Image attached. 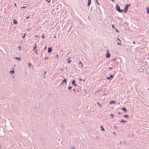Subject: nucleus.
I'll use <instances>...</instances> for the list:
<instances>
[{
  "instance_id": "obj_1",
  "label": "nucleus",
  "mask_w": 149,
  "mask_h": 149,
  "mask_svg": "<svg viewBox=\"0 0 149 149\" xmlns=\"http://www.w3.org/2000/svg\"><path fill=\"white\" fill-rule=\"evenodd\" d=\"M116 9L117 11L120 13H122L123 11V10L120 9L119 6L118 4L116 5Z\"/></svg>"
},
{
  "instance_id": "obj_2",
  "label": "nucleus",
  "mask_w": 149,
  "mask_h": 149,
  "mask_svg": "<svg viewBox=\"0 0 149 149\" xmlns=\"http://www.w3.org/2000/svg\"><path fill=\"white\" fill-rule=\"evenodd\" d=\"M130 5L129 4L126 5L125 6L124 8V10L123 11L125 13H126L128 9V7L130 6Z\"/></svg>"
},
{
  "instance_id": "obj_3",
  "label": "nucleus",
  "mask_w": 149,
  "mask_h": 149,
  "mask_svg": "<svg viewBox=\"0 0 149 149\" xmlns=\"http://www.w3.org/2000/svg\"><path fill=\"white\" fill-rule=\"evenodd\" d=\"M110 57V54L109 53V52L108 51H107V54L106 56V58H109Z\"/></svg>"
},
{
  "instance_id": "obj_4",
  "label": "nucleus",
  "mask_w": 149,
  "mask_h": 149,
  "mask_svg": "<svg viewBox=\"0 0 149 149\" xmlns=\"http://www.w3.org/2000/svg\"><path fill=\"white\" fill-rule=\"evenodd\" d=\"M66 80L65 79H64L61 82L60 84V85H61L63 84V83H66Z\"/></svg>"
},
{
  "instance_id": "obj_5",
  "label": "nucleus",
  "mask_w": 149,
  "mask_h": 149,
  "mask_svg": "<svg viewBox=\"0 0 149 149\" xmlns=\"http://www.w3.org/2000/svg\"><path fill=\"white\" fill-rule=\"evenodd\" d=\"M113 76L112 74H111L110 76V77H107V79L108 80L110 79V78H113Z\"/></svg>"
},
{
  "instance_id": "obj_6",
  "label": "nucleus",
  "mask_w": 149,
  "mask_h": 149,
  "mask_svg": "<svg viewBox=\"0 0 149 149\" xmlns=\"http://www.w3.org/2000/svg\"><path fill=\"white\" fill-rule=\"evenodd\" d=\"M91 0H88V4L87 6L88 7H89L91 5Z\"/></svg>"
},
{
  "instance_id": "obj_7",
  "label": "nucleus",
  "mask_w": 149,
  "mask_h": 149,
  "mask_svg": "<svg viewBox=\"0 0 149 149\" xmlns=\"http://www.w3.org/2000/svg\"><path fill=\"white\" fill-rule=\"evenodd\" d=\"M52 49L51 47H49L48 49V52L49 53H50L52 51Z\"/></svg>"
},
{
  "instance_id": "obj_8",
  "label": "nucleus",
  "mask_w": 149,
  "mask_h": 149,
  "mask_svg": "<svg viewBox=\"0 0 149 149\" xmlns=\"http://www.w3.org/2000/svg\"><path fill=\"white\" fill-rule=\"evenodd\" d=\"M75 81L74 80H73L72 81V84H73L74 85V86H77V85L76 84H75Z\"/></svg>"
},
{
  "instance_id": "obj_9",
  "label": "nucleus",
  "mask_w": 149,
  "mask_h": 149,
  "mask_svg": "<svg viewBox=\"0 0 149 149\" xmlns=\"http://www.w3.org/2000/svg\"><path fill=\"white\" fill-rule=\"evenodd\" d=\"M121 109H122V110L123 111H124L125 112H127V110L125 107H122L121 108Z\"/></svg>"
},
{
  "instance_id": "obj_10",
  "label": "nucleus",
  "mask_w": 149,
  "mask_h": 149,
  "mask_svg": "<svg viewBox=\"0 0 149 149\" xmlns=\"http://www.w3.org/2000/svg\"><path fill=\"white\" fill-rule=\"evenodd\" d=\"M116 103V101H111L110 102L109 104H112L115 103Z\"/></svg>"
},
{
  "instance_id": "obj_11",
  "label": "nucleus",
  "mask_w": 149,
  "mask_h": 149,
  "mask_svg": "<svg viewBox=\"0 0 149 149\" xmlns=\"http://www.w3.org/2000/svg\"><path fill=\"white\" fill-rule=\"evenodd\" d=\"M13 23L15 24H17V21L15 19H13Z\"/></svg>"
},
{
  "instance_id": "obj_12",
  "label": "nucleus",
  "mask_w": 149,
  "mask_h": 149,
  "mask_svg": "<svg viewBox=\"0 0 149 149\" xmlns=\"http://www.w3.org/2000/svg\"><path fill=\"white\" fill-rule=\"evenodd\" d=\"M146 11H147V13L148 14H149V7L146 8Z\"/></svg>"
},
{
  "instance_id": "obj_13",
  "label": "nucleus",
  "mask_w": 149,
  "mask_h": 149,
  "mask_svg": "<svg viewBox=\"0 0 149 149\" xmlns=\"http://www.w3.org/2000/svg\"><path fill=\"white\" fill-rule=\"evenodd\" d=\"M14 58L15 59H17L18 61H20L21 60V58H19L18 57H15Z\"/></svg>"
},
{
  "instance_id": "obj_14",
  "label": "nucleus",
  "mask_w": 149,
  "mask_h": 149,
  "mask_svg": "<svg viewBox=\"0 0 149 149\" xmlns=\"http://www.w3.org/2000/svg\"><path fill=\"white\" fill-rule=\"evenodd\" d=\"M120 123H125L126 122V121L124 120H123L122 119V120H120Z\"/></svg>"
},
{
  "instance_id": "obj_15",
  "label": "nucleus",
  "mask_w": 149,
  "mask_h": 149,
  "mask_svg": "<svg viewBox=\"0 0 149 149\" xmlns=\"http://www.w3.org/2000/svg\"><path fill=\"white\" fill-rule=\"evenodd\" d=\"M79 65H81V67H83V64H82V62L81 61H79Z\"/></svg>"
},
{
  "instance_id": "obj_16",
  "label": "nucleus",
  "mask_w": 149,
  "mask_h": 149,
  "mask_svg": "<svg viewBox=\"0 0 149 149\" xmlns=\"http://www.w3.org/2000/svg\"><path fill=\"white\" fill-rule=\"evenodd\" d=\"M100 128H101V130L102 131H104L105 130L103 128L102 126V125L100 126Z\"/></svg>"
},
{
  "instance_id": "obj_17",
  "label": "nucleus",
  "mask_w": 149,
  "mask_h": 149,
  "mask_svg": "<svg viewBox=\"0 0 149 149\" xmlns=\"http://www.w3.org/2000/svg\"><path fill=\"white\" fill-rule=\"evenodd\" d=\"M124 118H128V116L127 115H125L123 116Z\"/></svg>"
},
{
  "instance_id": "obj_18",
  "label": "nucleus",
  "mask_w": 149,
  "mask_h": 149,
  "mask_svg": "<svg viewBox=\"0 0 149 149\" xmlns=\"http://www.w3.org/2000/svg\"><path fill=\"white\" fill-rule=\"evenodd\" d=\"M10 73H12L13 74L14 73V71L13 70L12 71H11L10 72Z\"/></svg>"
},
{
  "instance_id": "obj_19",
  "label": "nucleus",
  "mask_w": 149,
  "mask_h": 149,
  "mask_svg": "<svg viewBox=\"0 0 149 149\" xmlns=\"http://www.w3.org/2000/svg\"><path fill=\"white\" fill-rule=\"evenodd\" d=\"M18 47L19 50H20L21 49V46H19Z\"/></svg>"
},
{
  "instance_id": "obj_20",
  "label": "nucleus",
  "mask_w": 149,
  "mask_h": 149,
  "mask_svg": "<svg viewBox=\"0 0 149 149\" xmlns=\"http://www.w3.org/2000/svg\"><path fill=\"white\" fill-rule=\"evenodd\" d=\"M96 3H97V5H98V6H99V5H100V4H99V3H98V1H97V0H96Z\"/></svg>"
},
{
  "instance_id": "obj_21",
  "label": "nucleus",
  "mask_w": 149,
  "mask_h": 149,
  "mask_svg": "<svg viewBox=\"0 0 149 149\" xmlns=\"http://www.w3.org/2000/svg\"><path fill=\"white\" fill-rule=\"evenodd\" d=\"M71 88H72V87L70 86L68 87V89H70L71 91Z\"/></svg>"
},
{
  "instance_id": "obj_22",
  "label": "nucleus",
  "mask_w": 149,
  "mask_h": 149,
  "mask_svg": "<svg viewBox=\"0 0 149 149\" xmlns=\"http://www.w3.org/2000/svg\"><path fill=\"white\" fill-rule=\"evenodd\" d=\"M28 65H29V67H30L31 65V64L30 63H28Z\"/></svg>"
},
{
  "instance_id": "obj_23",
  "label": "nucleus",
  "mask_w": 149,
  "mask_h": 149,
  "mask_svg": "<svg viewBox=\"0 0 149 149\" xmlns=\"http://www.w3.org/2000/svg\"><path fill=\"white\" fill-rule=\"evenodd\" d=\"M26 8V6H23V7H21V8H22V9H24V8Z\"/></svg>"
},
{
  "instance_id": "obj_24",
  "label": "nucleus",
  "mask_w": 149,
  "mask_h": 149,
  "mask_svg": "<svg viewBox=\"0 0 149 149\" xmlns=\"http://www.w3.org/2000/svg\"><path fill=\"white\" fill-rule=\"evenodd\" d=\"M117 39L119 41H120V42H121V40L118 38H117Z\"/></svg>"
},
{
  "instance_id": "obj_25",
  "label": "nucleus",
  "mask_w": 149,
  "mask_h": 149,
  "mask_svg": "<svg viewBox=\"0 0 149 149\" xmlns=\"http://www.w3.org/2000/svg\"><path fill=\"white\" fill-rule=\"evenodd\" d=\"M25 35H26V33H24V35L22 37V38H24L25 37Z\"/></svg>"
},
{
  "instance_id": "obj_26",
  "label": "nucleus",
  "mask_w": 149,
  "mask_h": 149,
  "mask_svg": "<svg viewBox=\"0 0 149 149\" xmlns=\"http://www.w3.org/2000/svg\"><path fill=\"white\" fill-rule=\"evenodd\" d=\"M36 48V45H35L33 47V50H34Z\"/></svg>"
},
{
  "instance_id": "obj_27",
  "label": "nucleus",
  "mask_w": 149,
  "mask_h": 149,
  "mask_svg": "<svg viewBox=\"0 0 149 149\" xmlns=\"http://www.w3.org/2000/svg\"><path fill=\"white\" fill-rule=\"evenodd\" d=\"M37 49H36V50H35V53H36L37 55H38V53H37Z\"/></svg>"
},
{
  "instance_id": "obj_28",
  "label": "nucleus",
  "mask_w": 149,
  "mask_h": 149,
  "mask_svg": "<svg viewBox=\"0 0 149 149\" xmlns=\"http://www.w3.org/2000/svg\"><path fill=\"white\" fill-rule=\"evenodd\" d=\"M117 44L118 45H119L120 46L121 45V44L120 43H119V42H118L117 43Z\"/></svg>"
},
{
  "instance_id": "obj_29",
  "label": "nucleus",
  "mask_w": 149,
  "mask_h": 149,
  "mask_svg": "<svg viewBox=\"0 0 149 149\" xmlns=\"http://www.w3.org/2000/svg\"><path fill=\"white\" fill-rule=\"evenodd\" d=\"M116 58H113L112 59V61H116Z\"/></svg>"
},
{
  "instance_id": "obj_30",
  "label": "nucleus",
  "mask_w": 149,
  "mask_h": 149,
  "mask_svg": "<svg viewBox=\"0 0 149 149\" xmlns=\"http://www.w3.org/2000/svg\"><path fill=\"white\" fill-rule=\"evenodd\" d=\"M115 31L117 32H118V33H119V31L117 29H116Z\"/></svg>"
},
{
  "instance_id": "obj_31",
  "label": "nucleus",
  "mask_w": 149,
  "mask_h": 149,
  "mask_svg": "<svg viewBox=\"0 0 149 149\" xmlns=\"http://www.w3.org/2000/svg\"><path fill=\"white\" fill-rule=\"evenodd\" d=\"M48 58V57H46L44 59L45 60L47 59Z\"/></svg>"
},
{
  "instance_id": "obj_32",
  "label": "nucleus",
  "mask_w": 149,
  "mask_h": 149,
  "mask_svg": "<svg viewBox=\"0 0 149 149\" xmlns=\"http://www.w3.org/2000/svg\"><path fill=\"white\" fill-rule=\"evenodd\" d=\"M42 39H44V35H43L42 36Z\"/></svg>"
},
{
  "instance_id": "obj_33",
  "label": "nucleus",
  "mask_w": 149,
  "mask_h": 149,
  "mask_svg": "<svg viewBox=\"0 0 149 149\" xmlns=\"http://www.w3.org/2000/svg\"><path fill=\"white\" fill-rule=\"evenodd\" d=\"M112 27L113 29H114V26L113 24L112 25Z\"/></svg>"
},
{
  "instance_id": "obj_34",
  "label": "nucleus",
  "mask_w": 149,
  "mask_h": 149,
  "mask_svg": "<svg viewBox=\"0 0 149 149\" xmlns=\"http://www.w3.org/2000/svg\"><path fill=\"white\" fill-rule=\"evenodd\" d=\"M102 90V89H100V90H98V91H97V93H99V92L100 91H101Z\"/></svg>"
},
{
  "instance_id": "obj_35",
  "label": "nucleus",
  "mask_w": 149,
  "mask_h": 149,
  "mask_svg": "<svg viewBox=\"0 0 149 149\" xmlns=\"http://www.w3.org/2000/svg\"><path fill=\"white\" fill-rule=\"evenodd\" d=\"M71 148L72 149H75L74 147L72 146L71 147Z\"/></svg>"
},
{
  "instance_id": "obj_36",
  "label": "nucleus",
  "mask_w": 149,
  "mask_h": 149,
  "mask_svg": "<svg viewBox=\"0 0 149 149\" xmlns=\"http://www.w3.org/2000/svg\"><path fill=\"white\" fill-rule=\"evenodd\" d=\"M97 104L99 105V106H101V105L98 102H97Z\"/></svg>"
},
{
  "instance_id": "obj_37",
  "label": "nucleus",
  "mask_w": 149,
  "mask_h": 149,
  "mask_svg": "<svg viewBox=\"0 0 149 149\" xmlns=\"http://www.w3.org/2000/svg\"><path fill=\"white\" fill-rule=\"evenodd\" d=\"M47 1L49 3L50 2V0H47Z\"/></svg>"
},
{
  "instance_id": "obj_38",
  "label": "nucleus",
  "mask_w": 149,
  "mask_h": 149,
  "mask_svg": "<svg viewBox=\"0 0 149 149\" xmlns=\"http://www.w3.org/2000/svg\"><path fill=\"white\" fill-rule=\"evenodd\" d=\"M78 79H79V80L80 81H82V79L81 78H79Z\"/></svg>"
},
{
  "instance_id": "obj_39",
  "label": "nucleus",
  "mask_w": 149,
  "mask_h": 149,
  "mask_svg": "<svg viewBox=\"0 0 149 149\" xmlns=\"http://www.w3.org/2000/svg\"><path fill=\"white\" fill-rule=\"evenodd\" d=\"M107 95V94H106V93H104L103 94V95Z\"/></svg>"
},
{
  "instance_id": "obj_40",
  "label": "nucleus",
  "mask_w": 149,
  "mask_h": 149,
  "mask_svg": "<svg viewBox=\"0 0 149 149\" xmlns=\"http://www.w3.org/2000/svg\"><path fill=\"white\" fill-rule=\"evenodd\" d=\"M111 116L112 117H113L114 116L113 114H111Z\"/></svg>"
},
{
  "instance_id": "obj_41",
  "label": "nucleus",
  "mask_w": 149,
  "mask_h": 149,
  "mask_svg": "<svg viewBox=\"0 0 149 149\" xmlns=\"http://www.w3.org/2000/svg\"><path fill=\"white\" fill-rule=\"evenodd\" d=\"M71 61V60L68 61V63H70V62Z\"/></svg>"
},
{
  "instance_id": "obj_42",
  "label": "nucleus",
  "mask_w": 149,
  "mask_h": 149,
  "mask_svg": "<svg viewBox=\"0 0 149 149\" xmlns=\"http://www.w3.org/2000/svg\"><path fill=\"white\" fill-rule=\"evenodd\" d=\"M14 6H15V7H17V5H16V4L15 3L14 4Z\"/></svg>"
},
{
  "instance_id": "obj_43",
  "label": "nucleus",
  "mask_w": 149,
  "mask_h": 149,
  "mask_svg": "<svg viewBox=\"0 0 149 149\" xmlns=\"http://www.w3.org/2000/svg\"><path fill=\"white\" fill-rule=\"evenodd\" d=\"M109 69L110 70H112V68L111 67H109Z\"/></svg>"
},
{
  "instance_id": "obj_44",
  "label": "nucleus",
  "mask_w": 149,
  "mask_h": 149,
  "mask_svg": "<svg viewBox=\"0 0 149 149\" xmlns=\"http://www.w3.org/2000/svg\"><path fill=\"white\" fill-rule=\"evenodd\" d=\"M29 16H28V17H26V19H29Z\"/></svg>"
},
{
  "instance_id": "obj_45",
  "label": "nucleus",
  "mask_w": 149,
  "mask_h": 149,
  "mask_svg": "<svg viewBox=\"0 0 149 149\" xmlns=\"http://www.w3.org/2000/svg\"><path fill=\"white\" fill-rule=\"evenodd\" d=\"M37 37H38V35H36L35 37V38H37Z\"/></svg>"
},
{
  "instance_id": "obj_46",
  "label": "nucleus",
  "mask_w": 149,
  "mask_h": 149,
  "mask_svg": "<svg viewBox=\"0 0 149 149\" xmlns=\"http://www.w3.org/2000/svg\"><path fill=\"white\" fill-rule=\"evenodd\" d=\"M118 114L119 115H120V112H118Z\"/></svg>"
},
{
  "instance_id": "obj_47",
  "label": "nucleus",
  "mask_w": 149,
  "mask_h": 149,
  "mask_svg": "<svg viewBox=\"0 0 149 149\" xmlns=\"http://www.w3.org/2000/svg\"><path fill=\"white\" fill-rule=\"evenodd\" d=\"M73 91H74V92H75V89H73Z\"/></svg>"
},
{
  "instance_id": "obj_48",
  "label": "nucleus",
  "mask_w": 149,
  "mask_h": 149,
  "mask_svg": "<svg viewBox=\"0 0 149 149\" xmlns=\"http://www.w3.org/2000/svg\"><path fill=\"white\" fill-rule=\"evenodd\" d=\"M122 143V142L121 141H120L119 142L120 144H121Z\"/></svg>"
},
{
  "instance_id": "obj_49",
  "label": "nucleus",
  "mask_w": 149,
  "mask_h": 149,
  "mask_svg": "<svg viewBox=\"0 0 149 149\" xmlns=\"http://www.w3.org/2000/svg\"><path fill=\"white\" fill-rule=\"evenodd\" d=\"M133 43V44H135V42L134 41H133V43Z\"/></svg>"
},
{
  "instance_id": "obj_50",
  "label": "nucleus",
  "mask_w": 149,
  "mask_h": 149,
  "mask_svg": "<svg viewBox=\"0 0 149 149\" xmlns=\"http://www.w3.org/2000/svg\"><path fill=\"white\" fill-rule=\"evenodd\" d=\"M44 74H45L46 73V71H45L44 72Z\"/></svg>"
},
{
  "instance_id": "obj_51",
  "label": "nucleus",
  "mask_w": 149,
  "mask_h": 149,
  "mask_svg": "<svg viewBox=\"0 0 149 149\" xmlns=\"http://www.w3.org/2000/svg\"><path fill=\"white\" fill-rule=\"evenodd\" d=\"M111 0L113 2L114 1V0Z\"/></svg>"
},
{
  "instance_id": "obj_52",
  "label": "nucleus",
  "mask_w": 149,
  "mask_h": 149,
  "mask_svg": "<svg viewBox=\"0 0 149 149\" xmlns=\"http://www.w3.org/2000/svg\"><path fill=\"white\" fill-rule=\"evenodd\" d=\"M71 29V28H70V30H69L68 31L69 32V31H70V30Z\"/></svg>"
},
{
  "instance_id": "obj_53",
  "label": "nucleus",
  "mask_w": 149,
  "mask_h": 149,
  "mask_svg": "<svg viewBox=\"0 0 149 149\" xmlns=\"http://www.w3.org/2000/svg\"><path fill=\"white\" fill-rule=\"evenodd\" d=\"M54 38H56V36H54Z\"/></svg>"
},
{
  "instance_id": "obj_54",
  "label": "nucleus",
  "mask_w": 149,
  "mask_h": 149,
  "mask_svg": "<svg viewBox=\"0 0 149 149\" xmlns=\"http://www.w3.org/2000/svg\"><path fill=\"white\" fill-rule=\"evenodd\" d=\"M63 69H62L61 70V71H63Z\"/></svg>"
},
{
  "instance_id": "obj_55",
  "label": "nucleus",
  "mask_w": 149,
  "mask_h": 149,
  "mask_svg": "<svg viewBox=\"0 0 149 149\" xmlns=\"http://www.w3.org/2000/svg\"><path fill=\"white\" fill-rule=\"evenodd\" d=\"M46 47H45V48H44V49H46Z\"/></svg>"
},
{
  "instance_id": "obj_56",
  "label": "nucleus",
  "mask_w": 149,
  "mask_h": 149,
  "mask_svg": "<svg viewBox=\"0 0 149 149\" xmlns=\"http://www.w3.org/2000/svg\"><path fill=\"white\" fill-rule=\"evenodd\" d=\"M113 134H115V132H113Z\"/></svg>"
},
{
  "instance_id": "obj_57",
  "label": "nucleus",
  "mask_w": 149,
  "mask_h": 149,
  "mask_svg": "<svg viewBox=\"0 0 149 149\" xmlns=\"http://www.w3.org/2000/svg\"><path fill=\"white\" fill-rule=\"evenodd\" d=\"M118 104H119V105L120 104V103H119V102L118 103Z\"/></svg>"
},
{
  "instance_id": "obj_58",
  "label": "nucleus",
  "mask_w": 149,
  "mask_h": 149,
  "mask_svg": "<svg viewBox=\"0 0 149 149\" xmlns=\"http://www.w3.org/2000/svg\"><path fill=\"white\" fill-rule=\"evenodd\" d=\"M56 56H57V57H58V55H56Z\"/></svg>"
}]
</instances>
